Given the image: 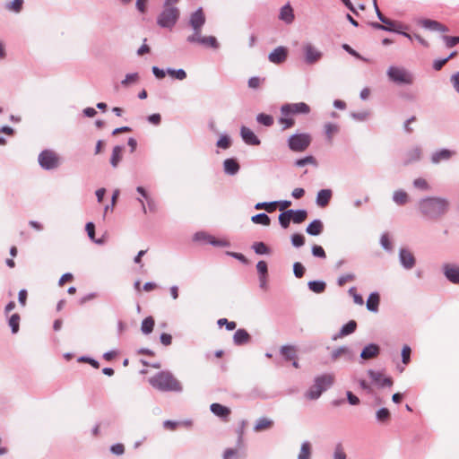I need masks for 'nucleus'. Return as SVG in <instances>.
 Wrapping results in <instances>:
<instances>
[{"mask_svg": "<svg viewBox=\"0 0 459 459\" xmlns=\"http://www.w3.org/2000/svg\"><path fill=\"white\" fill-rule=\"evenodd\" d=\"M417 206L423 218L438 221L449 212L451 203L446 197L428 195L420 198Z\"/></svg>", "mask_w": 459, "mask_h": 459, "instance_id": "obj_1", "label": "nucleus"}, {"mask_svg": "<svg viewBox=\"0 0 459 459\" xmlns=\"http://www.w3.org/2000/svg\"><path fill=\"white\" fill-rule=\"evenodd\" d=\"M152 387L161 392L181 393V383L169 371H160L149 380Z\"/></svg>", "mask_w": 459, "mask_h": 459, "instance_id": "obj_2", "label": "nucleus"}, {"mask_svg": "<svg viewBox=\"0 0 459 459\" xmlns=\"http://www.w3.org/2000/svg\"><path fill=\"white\" fill-rule=\"evenodd\" d=\"M333 384V377L330 374H323L314 378V384L304 394L307 400H317L324 392L329 389Z\"/></svg>", "mask_w": 459, "mask_h": 459, "instance_id": "obj_3", "label": "nucleus"}, {"mask_svg": "<svg viewBox=\"0 0 459 459\" xmlns=\"http://www.w3.org/2000/svg\"><path fill=\"white\" fill-rule=\"evenodd\" d=\"M388 79L399 85H410L413 83V75L404 67L391 65L386 71Z\"/></svg>", "mask_w": 459, "mask_h": 459, "instance_id": "obj_4", "label": "nucleus"}, {"mask_svg": "<svg viewBox=\"0 0 459 459\" xmlns=\"http://www.w3.org/2000/svg\"><path fill=\"white\" fill-rule=\"evenodd\" d=\"M180 11L178 7H163L157 17V24L160 28L172 29L178 22Z\"/></svg>", "mask_w": 459, "mask_h": 459, "instance_id": "obj_5", "label": "nucleus"}, {"mask_svg": "<svg viewBox=\"0 0 459 459\" xmlns=\"http://www.w3.org/2000/svg\"><path fill=\"white\" fill-rule=\"evenodd\" d=\"M39 166L45 170H53L59 167V155L50 149L43 150L38 157Z\"/></svg>", "mask_w": 459, "mask_h": 459, "instance_id": "obj_6", "label": "nucleus"}, {"mask_svg": "<svg viewBox=\"0 0 459 459\" xmlns=\"http://www.w3.org/2000/svg\"><path fill=\"white\" fill-rule=\"evenodd\" d=\"M422 150L419 146H413L404 150L400 154V160L403 166H409L421 160Z\"/></svg>", "mask_w": 459, "mask_h": 459, "instance_id": "obj_7", "label": "nucleus"}, {"mask_svg": "<svg viewBox=\"0 0 459 459\" xmlns=\"http://www.w3.org/2000/svg\"><path fill=\"white\" fill-rule=\"evenodd\" d=\"M310 112L309 106L305 102L287 103L281 107V115L289 117L295 114L307 115Z\"/></svg>", "mask_w": 459, "mask_h": 459, "instance_id": "obj_8", "label": "nucleus"}, {"mask_svg": "<svg viewBox=\"0 0 459 459\" xmlns=\"http://www.w3.org/2000/svg\"><path fill=\"white\" fill-rule=\"evenodd\" d=\"M380 352L381 347L377 343H368L363 347V349L360 351V363L362 364L364 363V361L377 358L380 355Z\"/></svg>", "mask_w": 459, "mask_h": 459, "instance_id": "obj_9", "label": "nucleus"}, {"mask_svg": "<svg viewBox=\"0 0 459 459\" xmlns=\"http://www.w3.org/2000/svg\"><path fill=\"white\" fill-rule=\"evenodd\" d=\"M445 278L453 284H459V264L445 263L442 265Z\"/></svg>", "mask_w": 459, "mask_h": 459, "instance_id": "obj_10", "label": "nucleus"}, {"mask_svg": "<svg viewBox=\"0 0 459 459\" xmlns=\"http://www.w3.org/2000/svg\"><path fill=\"white\" fill-rule=\"evenodd\" d=\"M399 262L405 270L412 269L416 264V258L407 248L402 247L399 250Z\"/></svg>", "mask_w": 459, "mask_h": 459, "instance_id": "obj_11", "label": "nucleus"}, {"mask_svg": "<svg viewBox=\"0 0 459 459\" xmlns=\"http://www.w3.org/2000/svg\"><path fill=\"white\" fill-rule=\"evenodd\" d=\"M368 376L370 377L373 383L378 387L383 388L385 386H391L393 385V379L390 377H384L379 371L368 369L367 371Z\"/></svg>", "mask_w": 459, "mask_h": 459, "instance_id": "obj_12", "label": "nucleus"}, {"mask_svg": "<svg viewBox=\"0 0 459 459\" xmlns=\"http://www.w3.org/2000/svg\"><path fill=\"white\" fill-rule=\"evenodd\" d=\"M455 154V152L449 149H440L436 152H434L431 155V162L433 164H438L441 161H446L449 160Z\"/></svg>", "mask_w": 459, "mask_h": 459, "instance_id": "obj_13", "label": "nucleus"}, {"mask_svg": "<svg viewBox=\"0 0 459 459\" xmlns=\"http://www.w3.org/2000/svg\"><path fill=\"white\" fill-rule=\"evenodd\" d=\"M288 56V50L284 47H278L274 48L268 56V59L271 63L279 65L283 63Z\"/></svg>", "mask_w": 459, "mask_h": 459, "instance_id": "obj_14", "label": "nucleus"}, {"mask_svg": "<svg viewBox=\"0 0 459 459\" xmlns=\"http://www.w3.org/2000/svg\"><path fill=\"white\" fill-rule=\"evenodd\" d=\"M304 53L307 64H314L322 57V53L309 43L304 46Z\"/></svg>", "mask_w": 459, "mask_h": 459, "instance_id": "obj_15", "label": "nucleus"}, {"mask_svg": "<svg viewBox=\"0 0 459 459\" xmlns=\"http://www.w3.org/2000/svg\"><path fill=\"white\" fill-rule=\"evenodd\" d=\"M210 411L217 417L223 420H228L231 413L229 407L222 405L219 403H213L210 405Z\"/></svg>", "mask_w": 459, "mask_h": 459, "instance_id": "obj_16", "label": "nucleus"}, {"mask_svg": "<svg viewBox=\"0 0 459 459\" xmlns=\"http://www.w3.org/2000/svg\"><path fill=\"white\" fill-rule=\"evenodd\" d=\"M205 23V16L203 9L200 7L194 12L189 19V24L193 29H202Z\"/></svg>", "mask_w": 459, "mask_h": 459, "instance_id": "obj_17", "label": "nucleus"}, {"mask_svg": "<svg viewBox=\"0 0 459 459\" xmlns=\"http://www.w3.org/2000/svg\"><path fill=\"white\" fill-rule=\"evenodd\" d=\"M251 341V335L244 328L238 329L233 335V342L237 346L247 344Z\"/></svg>", "mask_w": 459, "mask_h": 459, "instance_id": "obj_18", "label": "nucleus"}, {"mask_svg": "<svg viewBox=\"0 0 459 459\" xmlns=\"http://www.w3.org/2000/svg\"><path fill=\"white\" fill-rule=\"evenodd\" d=\"M380 304V294L377 291H373L368 297L366 307L367 309L372 313L378 312Z\"/></svg>", "mask_w": 459, "mask_h": 459, "instance_id": "obj_19", "label": "nucleus"}, {"mask_svg": "<svg viewBox=\"0 0 459 459\" xmlns=\"http://www.w3.org/2000/svg\"><path fill=\"white\" fill-rule=\"evenodd\" d=\"M357 329V322L355 320H350L348 323L344 324L339 333L333 337V340H337L338 338H342L347 335L353 333Z\"/></svg>", "mask_w": 459, "mask_h": 459, "instance_id": "obj_20", "label": "nucleus"}, {"mask_svg": "<svg viewBox=\"0 0 459 459\" xmlns=\"http://www.w3.org/2000/svg\"><path fill=\"white\" fill-rule=\"evenodd\" d=\"M240 166L234 158H229L223 161V169L227 175L234 176L238 172Z\"/></svg>", "mask_w": 459, "mask_h": 459, "instance_id": "obj_21", "label": "nucleus"}, {"mask_svg": "<svg viewBox=\"0 0 459 459\" xmlns=\"http://www.w3.org/2000/svg\"><path fill=\"white\" fill-rule=\"evenodd\" d=\"M333 195L331 189H321L317 192L316 203L319 207H325L328 205Z\"/></svg>", "mask_w": 459, "mask_h": 459, "instance_id": "obj_22", "label": "nucleus"}, {"mask_svg": "<svg viewBox=\"0 0 459 459\" xmlns=\"http://www.w3.org/2000/svg\"><path fill=\"white\" fill-rule=\"evenodd\" d=\"M344 356L348 360L352 358V351L348 346H340L331 352V359L336 361L340 357Z\"/></svg>", "mask_w": 459, "mask_h": 459, "instance_id": "obj_23", "label": "nucleus"}, {"mask_svg": "<svg viewBox=\"0 0 459 459\" xmlns=\"http://www.w3.org/2000/svg\"><path fill=\"white\" fill-rule=\"evenodd\" d=\"M324 230V224L321 220H313L306 228V232L310 236H318Z\"/></svg>", "mask_w": 459, "mask_h": 459, "instance_id": "obj_24", "label": "nucleus"}, {"mask_svg": "<svg viewBox=\"0 0 459 459\" xmlns=\"http://www.w3.org/2000/svg\"><path fill=\"white\" fill-rule=\"evenodd\" d=\"M125 147L126 145H114L110 157V164L113 168L117 167L121 161L123 153L125 152Z\"/></svg>", "mask_w": 459, "mask_h": 459, "instance_id": "obj_25", "label": "nucleus"}, {"mask_svg": "<svg viewBox=\"0 0 459 459\" xmlns=\"http://www.w3.org/2000/svg\"><path fill=\"white\" fill-rule=\"evenodd\" d=\"M280 19L287 24L291 23L294 21L293 9L288 3L281 8Z\"/></svg>", "mask_w": 459, "mask_h": 459, "instance_id": "obj_26", "label": "nucleus"}, {"mask_svg": "<svg viewBox=\"0 0 459 459\" xmlns=\"http://www.w3.org/2000/svg\"><path fill=\"white\" fill-rule=\"evenodd\" d=\"M324 132L325 134V140L332 142L334 137L339 134L340 127L338 125L333 123H326L324 126Z\"/></svg>", "mask_w": 459, "mask_h": 459, "instance_id": "obj_27", "label": "nucleus"}, {"mask_svg": "<svg viewBox=\"0 0 459 459\" xmlns=\"http://www.w3.org/2000/svg\"><path fill=\"white\" fill-rule=\"evenodd\" d=\"M240 134L246 143H261L254 132L247 126L240 128Z\"/></svg>", "mask_w": 459, "mask_h": 459, "instance_id": "obj_28", "label": "nucleus"}, {"mask_svg": "<svg viewBox=\"0 0 459 459\" xmlns=\"http://www.w3.org/2000/svg\"><path fill=\"white\" fill-rule=\"evenodd\" d=\"M312 140L307 133L294 134L288 139V143H310Z\"/></svg>", "mask_w": 459, "mask_h": 459, "instance_id": "obj_29", "label": "nucleus"}, {"mask_svg": "<svg viewBox=\"0 0 459 459\" xmlns=\"http://www.w3.org/2000/svg\"><path fill=\"white\" fill-rule=\"evenodd\" d=\"M290 215L292 219V222L296 224L302 223L307 217V212L305 209H290Z\"/></svg>", "mask_w": 459, "mask_h": 459, "instance_id": "obj_30", "label": "nucleus"}, {"mask_svg": "<svg viewBox=\"0 0 459 459\" xmlns=\"http://www.w3.org/2000/svg\"><path fill=\"white\" fill-rule=\"evenodd\" d=\"M280 353L286 361H290L297 358V351L292 345H282L280 348Z\"/></svg>", "mask_w": 459, "mask_h": 459, "instance_id": "obj_31", "label": "nucleus"}, {"mask_svg": "<svg viewBox=\"0 0 459 459\" xmlns=\"http://www.w3.org/2000/svg\"><path fill=\"white\" fill-rule=\"evenodd\" d=\"M307 287H308L309 290H311L312 292L316 293V294H321L326 289V282L322 280L309 281L307 282Z\"/></svg>", "mask_w": 459, "mask_h": 459, "instance_id": "obj_32", "label": "nucleus"}, {"mask_svg": "<svg viewBox=\"0 0 459 459\" xmlns=\"http://www.w3.org/2000/svg\"><path fill=\"white\" fill-rule=\"evenodd\" d=\"M251 248L256 255H265L271 254V248L263 241L254 242Z\"/></svg>", "mask_w": 459, "mask_h": 459, "instance_id": "obj_33", "label": "nucleus"}, {"mask_svg": "<svg viewBox=\"0 0 459 459\" xmlns=\"http://www.w3.org/2000/svg\"><path fill=\"white\" fill-rule=\"evenodd\" d=\"M273 425V421L266 417H261L259 418L255 426L254 430L255 432H260L264 429H270Z\"/></svg>", "mask_w": 459, "mask_h": 459, "instance_id": "obj_34", "label": "nucleus"}, {"mask_svg": "<svg viewBox=\"0 0 459 459\" xmlns=\"http://www.w3.org/2000/svg\"><path fill=\"white\" fill-rule=\"evenodd\" d=\"M393 201L397 205H404L409 201V195L404 190L399 189L394 192Z\"/></svg>", "mask_w": 459, "mask_h": 459, "instance_id": "obj_35", "label": "nucleus"}, {"mask_svg": "<svg viewBox=\"0 0 459 459\" xmlns=\"http://www.w3.org/2000/svg\"><path fill=\"white\" fill-rule=\"evenodd\" d=\"M155 325L154 318L152 316L145 317L141 324V331L143 334H150Z\"/></svg>", "mask_w": 459, "mask_h": 459, "instance_id": "obj_36", "label": "nucleus"}, {"mask_svg": "<svg viewBox=\"0 0 459 459\" xmlns=\"http://www.w3.org/2000/svg\"><path fill=\"white\" fill-rule=\"evenodd\" d=\"M251 221L255 224L269 226L271 223L270 217L265 212H260L251 217Z\"/></svg>", "mask_w": 459, "mask_h": 459, "instance_id": "obj_37", "label": "nucleus"}, {"mask_svg": "<svg viewBox=\"0 0 459 459\" xmlns=\"http://www.w3.org/2000/svg\"><path fill=\"white\" fill-rule=\"evenodd\" d=\"M21 316L18 313L13 314L8 319V325L11 328L12 333L15 334L20 330Z\"/></svg>", "mask_w": 459, "mask_h": 459, "instance_id": "obj_38", "label": "nucleus"}, {"mask_svg": "<svg viewBox=\"0 0 459 459\" xmlns=\"http://www.w3.org/2000/svg\"><path fill=\"white\" fill-rule=\"evenodd\" d=\"M308 164L313 165L314 167L317 166L316 160L312 155H307L306 157L297 159L294 161V165L299 168L304 167Z\"/></svg>", "mask_w": 459, "mask_h": 459, "instance_id": "obj_39", "label": "nucleus"}, {"mask_svg": "<svg viewBox=\"0 0 459 459\" xmlns=\"http://www.w3.org/2000/svg\"><path fill=\"white\" fill-rule=\"evenodd\" d=\"M311 457V444L308 441H304L301 444L300 451L298 459H310Z\"/></svg>", "mask_w": 459, "mask_h": 459, "instance_id": "obj_40", "label": "nucleus"}, {"mask_svg": "<svg viewBox=\"0 0 459 459\" xmlns=\"http://www.w3.org/2000/svg\"><path fill=\"white\" fill-rule=\"evenodd\" d=\"M213 236L207 233L206 231L200 230L194 234L193 241L195 242H206L210 244V241L212 240Z\"/></svg>", "mask_w": 459, "mask_h": 459, "instance_id": "obj_41", "label": "nucleus"}, {"mask_svg": "<svg viewBox=\"0 0 459 459\" xmlns=\"http://www.w3.org/2000/svg\"><path fill=\"white\" fill-rule=\"evenodd\" d=\"M390 418H391L390 411L385 407L380 408L376 412V419L380 423H385V422L388 421L390 420Z\"/></svg>", "mask_w": 459, "mask_h": 459, "instance_id": "obj_42", "label": "nucleus"}, {"mask_svg": "<svg viewBox=\"0 0 459 459\" xmlns=\"http://www.w3.org/2000/svg\"><path fill=\"white\" fill-rule=\"evenodd\" d=\"M278 220H279V224L281 225V227L282 229L289 228L290 221H292V219L290 215V212L288 210L281 212L279 214Z\"/></svg>", "mask_w": 459, "mask_h": 459, "instance_id": "obj_43", "label": "nucleus"}, {"mask_svg": "<svg viewBox=\"0 0 459 459\" xmlns=\"http://www.w3.org/2000/svg\"><path fill=\"white\" fill-rule=\"evenodd\" d=\"M244 453L235 448H227L223 453V459H243Z\"/></svg>", "mask_w": 459, "mask_h": 459, "instance_id": "obj_44", "label": "nucleus"}, {"mask_svg": "<svg viewBox=\"0 0 459 459\" xmlns=\"http://www.w3.org/2000/svg\"><path fill=\"white\" fill-rule=\"evenodd\" d=\"M414 188L419 189L420 191H429L431 189L429 182L423 178H415L412 182Z\"/></svg>", "mask_w": 459, "mask_h": 459, "instance_id": "obj_45", "label": "nucleus"}, {"mask_svg": "<svg viewBox=\"0 0 459 459\" xmlns=\"http://www.w3.org/2000/svg\"><path fill=\"white\" fill-rule=\"evenodd\" d=\"M256 121L257 123L265 126H271L273 124V117L271 115L264 114V113H259L256 116Z\"/></svg>", "mask_w": 459, "mask_h": 459, "instance_id": "obj_46", "label": "nucleus"}, {"mask_svg": "<svg viewBox=\"0 0 459 459\" xmlns=\"http://www.w3.org/2000/svg\"><path fill=\"white\" fill-rule=\"evenodd\" d=\"M276 205H277V203L274 202V201H273V202H261V203H257V204H255V210L264 209L268 212H273L275 210Z\"/></svg>", "mask_w": 459, "mask_h": 459, "instance_id": "obj_47", "label": "nucleus"}, {"mask_svg": "<svg viewBox=\"0 0 459 459\" xmlns=\"http://www.w3.org/2000/svg\"><path fill=\"white\" fill-rule=\"evenodd\" d=\"M306 238L300 233H294L290 236V242L294 247H301L305 245Z\"/></svg>", "mask_w": 459, "mask_h": 459, "instance_id": "obj_48", "label": "nucleus"}, {"mask_svg": "<svg viewBox=\"0 0 459 459\" xmlns=\"http://www.w3.org/2000/svg\"><path fill=\"white\" fill-rule=\"evenodd\" d=\"M419 23L423 28L430 30H437L438 26H439V22H438L434 21V20H429V19H422V20L420 21Z\"/></svg>", "mask_w": 459, "mask_h": 459, "instance_id": "obj_49", "label": "nucleus"}, {"mask_svg": "<svg viewBox=\"0 0 459 459\" xmlns=\"http://www.w3.org/2000/svg\"><path fill=\"white\" fill-rule=\"evenodd\" d=\"M167 73H168L170 76H172V77H174V78H176V79H178V80H180V81H182V80H184V79H186V71H185L184 69H182V68H179V69L169 68V69L167 70Z\"/></svg>", "mask_w": 459, "mask_h": 459, "instance_id": "obj_50", "label": "nucleus"}, {"mask_svg": "<svg viewBox=\"0 0 459 459\" xmlns=\"http://www.w3.org/2000/svg\"><path fill=\"white\" fill-rule=\"evenodd\" d=\"M200 44L215 49L219 48V43L213 36L204 37Z\"/></svg>", "mask_w": 459, "mask_h": 459, "instance_id": "obj_51", "label": "nucleus"}, {"mask_svg": "<svg viewBox=\"0 0 459 459\" xmlns=\"http://www.w3.org/2000/svg\"><path fill=\"white\" fill-rule=\"evenodd\" d=\"M380 245H381L382 248L385 249V251H387V252L393 251L392 242H391L390 238L387 233L382 234V236L380 238Z\"/></svg>", "mask_w": 459, "mask_h": 459, "instance_id": "obj_52", "label": "nucleus"}, {"mask_svg": "<svg viewBox=\"0 0 459 459\" xmlns=\"http://www.w3.org/2000/svg\"><path fill=\"white\" fill-rule=\"evenodd\" d=\"M193 30H194V33L192 35H189L186 38V41L191 44H194V43L200 44L202 41V39L204 38L203 36H201L202 29H198V30L193 29Z\"/></svg>", "mask_w": 459, "mask_h": 459, "instance_id": "obj_53", "label": "nucleus"}, {"mask_svg": "<svg viewBox=\"0 0 459 459\" xmlns=\"http://www.w3.org/2000/svg\"><path fill=\"white\" fill-rule=\"evenodd\" d=\"M295 121L290 116L285 117L281 115L279 118V124L281 126L283 130L292 127Z\"/></svg>", "mask_w": 459, "mask_h": 459, "instance_id": "obj_54", "label": "nucleus"}, {"mask_svg": "<svg viewBox=\"0 0 459 459\" xmlns=\"http://www.w3.org/2000/svg\"><path fill=\"white\" fill-rule=\"evenodd\" d=\"M139 80L138 73L127 74L126 78L121 82L123 86H128L131 83H135Z\"/></svg>", "mask_w": 459, "mask_h": 459, "instance_id": "obj_55", "label": "nucleus"}, {"mask_svg": "<svg viewBox=\"0 0 459 459\" xmlns=\"http://www.w3.org/2000/svg\"><path fill=\"white\" fill-rule=\"evenodd\" d=\"M217 325L221 327L225 325L228 331H233L237 327V324L234 321H229L227 318H220L217 321Z\"/></svg>", "mask_w": 459, "mask_h": 459, "instance_id": "obj_56", "label": "nucleus"}, {"mask_svg": "<svg viewBox=\"0 0 459 459\" xmlns=\"http://www.w3.org/2000/svg\"><path fill=\"white\" fill-rule=\"evenodd\" d=\"M411 349L409 345H404L402 349V352H401V355H402V361L403 364L407 365L410 363L411 361Z\"/></svg>", "mask_w": 459, "mask_h": 459, "instance_id": "obj_57", "label": "nucleus"}, {"mask_svg": "<svg viewBox=\"0 0 459 459\" xmlns=\"http://www.w3.org/2000/svg\"><path fill=\"white\" fill-rule=\"evenodd\" d=\"M306 269L304 265L299 262L293 264V273L296 278H302L305 274Z\"/></svg>", "mask_w": 459, "mask_h": 459, "instance_id": "obj_58", "label": "nucleus"}, {"mask_svg": "<svg viewBox=\"0 0 459 459\" xmlns=\"http://www.w3.org/2000/svg\"><path fill=\"white\" fill-rule=\"evenodd\" d=\"M23 4V0H13L11 3L6 4V8L10 11L19 13Z\"/></svg>", "mask_w": 459, "mask_h": 459, "instance_id": "obj_59", "label": "nucleus"}, {"mask_svg": "<svg viewBox=\"0 0 459 459\" xmlns=\"http://www.w3.org/2000/svg\"><path fill=\"white\" fill-rule=\"evenodd\" d=\"M349 294L353 298V301L355 304L360 306L364 304L363 297L360 294L357 293L355 287H351L349 289Z\"/></svg>", "mask_w": 459, "mask_h": 459, "instance_id": "obj_60", "label": "nucleus"}, {"mask_svg": "<svg viewBox=\"0 0 459 459\" xmlns=\"http://www.w3.org/2000/svg\"><path fill=\"white\" fill-rule=\"evenodd\" d=\"M311 253L315 257L323 259L326 257L325 249L319 245H313L311 247Z\"/></svg>", "mask_w": 459, "mask_h": 459, "instance_id": "obj_61", "label": "nucleus"}, {"mask_svg": "<svg viewBox=\"0 0 459 459\" xmlns=\"http://www.w3.org/2000/svg\"><path fill=\"white\" fill-rule=\"evenodd\" d=\"M258 276L268 275V265L264 260H260L256 264Z\"/></svg>", "mask_w": 459, "mask_h": 459, "instance_id": "obj_62", "label": "nucleus"}, {"mask_svg": "<svg viewBox=\"0 0 459 459\" xmlns=\"http://www.w3.org/2000/svg\"><path fill=\"white\" fill-rule=\"evenodd\" d=\"M333 459H346V454L342 449V444H337L333 452Z\"/></svg>", "mask_w": 459, "mask_h": 459, "instance_id": "obj_63", "label": "nucleus"}, {"mask_svg": "<svg viewBox=\"0 0 459 459\" xmlns=\"http://www.w3.org/2000/svg\"><path fill=\"white\" fill-rule=\"evenodd\" d=\"M442 39L446 42L447 48H453L459 43V37L443 36Z\"/></svg>", "mask_w": 459, "mask_h": 459, "instance_id": "obj_64", "label": "nucleus"}]
</instances>
